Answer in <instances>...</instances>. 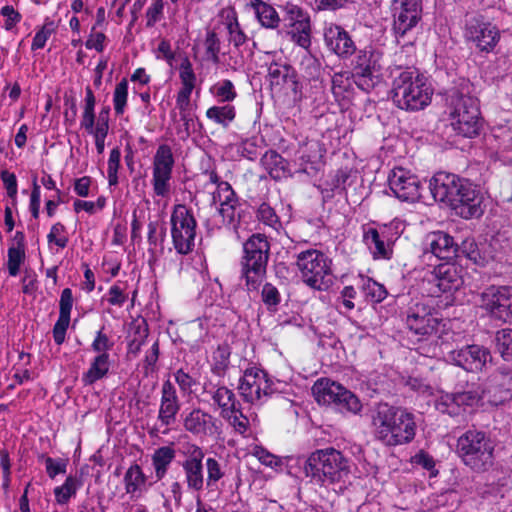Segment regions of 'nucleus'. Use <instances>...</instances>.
Segmentation results:
<instances>
[{"instance_id":"f257e3e1","label":"nucleus","mask_w":512,"mask_h":512,"mask_svg":"<svg viewBox=\"0 0 512 512\" xmlns=\"http://www.w3.org/2000/svg\"><path fill=\"white\" fill-rule=\"evenodd\" d=\"M435 201L444 203L464 219L483 214V195L477 185L454 173L437 172L429 181Z\"/></svg>"},{"instance_id":"f03ea898","label":"nucleus","mask_w":512,"mask_h":512,"mask_svg":"<svg viewBox=\"0 0 512 512\" xmlns=\"http://www.w3.org/2000/svg\"><path fill=\"white\" fill-rule=\"evenodd\" d=\"M371 425L374 438L387 447L411 443L417 429L413 413L387 403L377 406Z\"/></svg>"},{"instance_id":"7ed1b4c3","label":"nucleus","mask_w":512,"mask_h":512,"mask_svg":"<svg viewBox=\"0 0 512 512\" xmlns=\"http://www.w3.org/2000/svg\"><path fill=\"white\" fill-rule=\"evenodd\" d=\"M349 462V459L335 448L318 449L307 457L303 472L311 483L322 487L344 484L350 474Z\"/></svg>"},{"instance_id":"20e7f679","label":"nucleus","mask_w":512,"mask_h":512,"mask_svg":"<svg viewBox=\"0 0 512 512\" xmlns=\"http://www.w3.org/2000/svg\"><path fill=\"white\" fill-rule=\"evenodd\" d=\"M433 89L415 68L401 71L392 82L393 103L406 111H419L431 103Z\"/></svg>"},{"instance_id":"39448f33","label":"nucleus","mask_w":512,"mask_h":512,"mask_svg":"<svg viewBox=\"0 0 512 512\" xmlns=\"http://www.w3.org/2000/svg\"><path fill=\"white\" fill-rule=\"evenodd\" d=\"M270 256V243L264 234H252L243 243L240 258V278L245 281L248 292L258 291L262 285Z\"/></svg>"},{"instance_id":"423d86ee","label":"nucleus","mask_w":512,"mask_h":512,"mask_svg":"<svg viewBox=\"0 0 512 512\" xmlns=\"http://www.w3.org/2000/svg\"><path fill=\"white\" fill-rule=\"evenodd\" d=\"M456 451L464 465L485 472L494 464L495 442L484 431L469 429L457 439Z\"/></svg>"},{"instance_id":"0eeeda50","label":"nucleus","mask_w":512,"mask_h":512,"mask_svg":"<svg viewBox=\"0 0 512 512\" xmlns=\"http://www.w3.org/2000/svg\"><path fill=\"white\" fill-rule=\"evenodd\" d=\"M297 267L309 287L322 291L332 284L331 260L320 250L308 249L297 255Z\"/></svg>"},{"instance_id":"6e6552de","label":"nucleus","mask_w":512,"mask_h":512,"mask_svg":"<svg viewBox=\"0 0 512 512\" xmlns=\"http://www.w3.org/2000/svg\"><path fill=\"white\" fill-rule=\"evenodd\" d=\"M196 229L193 211L184 204L174 205L170 215V234L177 254L185 256L193 252Z\"/></svg>"},{"instance_id":"1a4fd4ad","label":"nucleus","mask_w":512,"mask_h":512,"mask_svg":"<svg viewBox=\"0 0 512 512\" xmlns=\"http://www.w3.org/2000/svg\"><path fill=\"white\" fill-rule=\"evenodd\" d=\"M403 316L405 327L419 340L436 334L442 323L438 311L428 300L411 301Z\"/></svg>"},{"instance_id":"9d476101","label":"nucleus","mask_w":512,"mask_h":512,"mask_svg":"<svg viewBox=\"0 0 512 512\" xmlns=\"http://www.w3.org/2000/svg\"><path fill=\"white\" fill-rule=\"evenodd\" d=\"M312 392L319 404L333 405L342 413L357 414L362 409V404L354 393L329 379L317 380L312 387Z\"/></svg>"},{"instance_id":"9b49d317","label":"nucleus","mask_w":512,"mask_h":512,"mask_svg":"<svg viewBox=\"0 0 512 512\" xmlns=\"http://www.w3.org/2000/svg\"><path fill=\"white\" fill-rule=\"evenodd\" d=\"M390 10L392 16L391 31L399 42L411 34L421 22L423 4L422 0H392Z\"/></svg>"},{"instance_id":"f8f14e48","label":"nucleus","mask_w":512,"mask_h":512,"mask_svg":"<svg viewBox=\"0 0 512 512\" xmlns=\"http://www.w3.org/2000/svg\"><path fill=\"white\" fill-rule=\"evenodd\" d=\"M383 53L372 47L359 50L354 64V82L363 91H371L379 82Z\"/></svg>"},{"instance_id":"ddd939ff","label":"nucleus","mask_w":512,"mask_h":512,"mask_svg":"<svg viewBox=\"0 0 512 512\" xmlns=\"http://www.w3.org/2000/svg\"><path fill=\"white\" fill-rule=\"evenodd\" d=\"M363 242L369 249L374 260H390L393 247L399 237L396 227L390 225H364Z\"/></svg>"},{"instance_id":"4468645a","label":"nucleus","mask_w":512,"mask_h":512,"mask_svg":"<svg viewBox=\"0 0 512 512\" xmlns=\"http://www.w3.org/2000/svg\"><path fill=\"white\" fill-rule=\"evenodd\" d=\"M479 306L493 319L512 320V287L491 285L480 294Z\"/></svg>"},{"instance_id":"2eb2a0df","label":"nucleus","mask_w":512,"mask_h":512,"mask_svg":"<svg viewBox=\"0 0 512 512\" xmlns=\"http://www.w3.org/2000/svg\"><path fill=\"white\" fill-rule=\"evenodd\" d=\"M174 164L171 147L167 144L159 145L152 162L151 184L156 196L166 198L170 195Z\"/></svg>"},{"instance_id":"dca6fc26","label":"nucleus","mask_w":512,"mask_h":512,"mask_svg":"<svg viewBox=\"0 0 512 512\" xmlns=\"http://www.w3.org/2000/svg\"><path fill=\"white\" fill-rule=\"evenodd\" d=\"M464 35L468 42L485 53L493 51L500 40L498 27L482 15L467 20Z\"/></svg>"},{"instance_id":"f3484780","label":"nucleus","mask_w":512,"mask_h":512,"mask_svg":"<svg viewBox=\"0 0 512 512\" xmlns=\"http://www.w3.org/2000/svg\"><path fill=\"white\" fill-rule=\"evenodd\" d=\"M238 391L245 402L259 403L272 394V382L264 370L249 367L244 370L239 380Z\"/></svg>"},{"instance_id":"a211bd4d","label":"nucleus","mask_w":512,"mask_h":512,"mask_svg":"<svg viewBox=\"0 0 512 512\" xmlns=\"http://www.w3.org/2000/svg\"><path fill=\"white\" fill-rule=\"evenodd\" d=\"M440 351L447 353L448 359L456 366L468 372H479L491 359L490 351L480 345L472 344L463 346L460 349L447 350L448 346L441 342Z\"/></svg>"},{"instance_id":"6ab92c4d","label":"nucleus","mask_w":512,"mask_h":512,"mask_svg":"<svg viewBox=\"0 0 512 512\" xmlns=\"http://www.w3.org/2000/svg\"><path fill=\"white\" fill-rule=\"evenodd\" d=\"M185 459L181 467L185 476L187 488L193 491H201L205 484L203 460L205 453L196 444H188L184 451Z\"/></svg>"},{"instance_id":"aec40b11","label":"nucleus","mask_w":512,"mask_h":512,"mask_svg":"<svg viewBox=\"0 0 512 512\" xmlns=\"http://www.w3.org/2000/svg\"><path fill=\"white\" fill-rule=\"evenodd\" d=\"M388 184L401 201L415 202L420 198V180L411 171L396 167L389 173Z\"/></svg>"},{"instance_id":"412c9836","label":"nucleus","mask_w":512,"mask_h":512,"mask_svg":"<svg viewBox=\"0 0 512 512\" xmlns=\"http://www.w3.org/2000/svg\"><path fill=\"white\" fill-rule=\"evenodd\" d=\"M181 417L184 430L195 437H210L218 430L217 419L200 407L186 409Z\"/></svg>"},{"instance_id":"4be33fe9","label":"nucleus","mask_w":512,"mask_h":512,"mask_svg":"<svg viewBox=\"0 0 512 512\" xmlns=\"http://www.w3.org/2000/svg\"><path fill=\"white\" fill-rule=\"evenodd\" d=\"M268 79L272 88L290 90L295 99L302 96V86L296 70L286 62L273 61L268 66Z\"/></svg>"},{"instance_id":"5701e85b","label":"nucleus","mask_w":512,"mask_h":512,"mask_svg":"<svg viewBox=\"0 0 512 512\" xmlns=\"http://www.w3.org/2000/svg\"><path fill=\"white\" fill-rule=\"evenodd\" d=\"M482 398L478 390H467L457 393H445L440 395L435 401V408L444 414L458 416L466 410L467 407H473Z\"/></svg>"},{"instance_id":"b1692460","label":"nucleus","mask_w":512,"mask_h":512,"mask_svg":"<svg viewBox=\"0 0 512 512\" xmlns=\"http://www.w3.org/2000/svg\"><path fill=\"white\" fill-rule=\"evenodd\" d=\"M324 43L327 49L342 59H347L356 52V45L350 34L335 23L325 24Z\"/></svg>"},{"instance_id":"393cba45","label":"nucleus","mask_w":512,"mask_h":512,"mask_svg":"<svg viewBox=\"0 0 512 512\" xmlns=\"http://www.w3.org/2000/svg\"><path fill=\"white\" fill-rule=\"evenodd\" d=\"M181 402L174 384L170 380L161 386V398L157 419L162 426L170 427L176 422Z\"/></svg>"},{"instance_id":"a878e982","label":"nucleus","mask_w":512,"mask_h":512,"mask_svg":"<svg viewBox=\"0 0 512 512\" xmlns=\"http://www.w3.org/2000/svg\"><path fill=\"white\" fill-rule=\"evenodd\" d=\"M456 244L449 234L443 231L429 233L424 242V253H431L441 260H448L456 255Z\"/></svg>"},{"instance_id":"bb28decb","label":"nucleus","mask_w":512,"mask_h":512,"mask_svg":"<svg viewBox=\"0 0 512 512\" xmlns=\"http://www.w3.org/2000/svg\"><path fill=\"white\" fill-rule=\"evenodd\" d=\"M472 85L467 80H462L458 87L450 90L447 98V110L449 115L466 114L468 104L478 106L477 99L471 95Z\"/></svg>"},{"instance_id":"cd10ccee","label":"nucleus","mask_w":512,"mask_h":512,"mask_svg":"<svg viewBox=\"0 0 512 512\" xmlns=\"http://www.w3.org/2000/svg\"><path fill=\"white\" fill-rule=\"evenodd\" d=\"M466 114L449 115L450 124L453 130L463 137L473 138L480 131V111L479 106H469Z\"/></svg>"},{"instance_id":"c85d7f7f","label":"nucleus","mask_w":512,"mask_h":512,"mask_svg":"<svg viewBox=\"0 0 512 512\" xmlns=\"http://www.w3.org/2000/svg\"><path fill=\"white\" fill-rule=\"evenodd\" d=\"M432 282L441 293L456 291L463 284L457 266L449 263L441 264L434 269Z\"/></svg>"},{"instance_id":"c756f323","label":"nucleus","mask_w":512,"mask_h":512,"mask_svg":"<svg viewBox=\"0 0 512 512\" xmlns=\"http://www.w3.org/2000/svg\"><path fill=\"white\" fill-rule=\"evenodd\" d=\"M263 169L276 181L292 177L289 162L275 150H268L260 159Z\"/></svg>"},{"instance_id":"7c9ffc66","label":"nucleus","mask_w":512,"mask_h":512,"mask_svg":"<svg viewBox=\"0 0 512 512\" xmlns=\"http://www.w3.org/2000/svg\"><path fill=\"white\" fill-rule=\"evenodd\" d=\"M205 467L207 473L205 484L209 490L219 489L220 484L224 485L225 480L231 475V469L227 464L215 457L206 458Z\"/></svg>"},{"instance_id":"2f4dec72","label":"nucleus","mask_w":512,"mask_h":512,"mask_svg":"<svg viewBox=\"0 0 512 512\" xmlns=\"http://www.w3.org/2000/svg\"><path fill=\"white\" fill-rule=\"evenodd\" d=\"M247 6L253 9L260 25L267 29H275L280 24V17L276 9L263 0H248Z\"/></svg>"},{"instance_id":"473e14b6","label":"nucleus","mask_w":512,"mask_h":512,"mask_svg":"<svg viewBox=\"0 0 512 512\" xmlns=\"http://www.w3.org/2000/svg\"><path fill=\"white\" fill-rule=\"evenodd\" d=\"M111 366L110 354L96 355L90 362L89 368L83 373L81 381L84 386H91L103 379L109 373Z\"/></svg>"},{"instance_id":"72a5a7b5","label":"nucleus","mask_w":512,"mask_h":512,"mask_svg":"<svg viewBox=\"0 0 512 512\" xmlns=\"http://www.w3.org/2000/svg\"><path fill=\"white\" fill-rule=\"evenodd\" d=\"M224 25L228 33V42L237 51H241V48L249 41V37L242 29L234 9L228 11L224 16Z\"/></svg>"},{"instance_id":"f704fd0d","label":"nucleus","mask_w":512,"mask_h":512,"mask_svg":"<svg viewBox=\"0 0 512 512\" xmlns=\"http://www.w3.org/2000/svg\"><path fill=\"white\" fill-rule=\"evenodd\" d=\"M124 487L126 494L131 498H139L146 484L147 476L138 464H132L124 474Z\"/></svg>"},{"instance_id":"c9c22d12","label":"nucleus","mask_w":512,"mask_h":512,"mask_svg":"<svg viewBox=\"0 0 512 512\" xmlns=\"http://www.w3.org/2000/svg\"><path fill=\"white\" fill-rule=\"evenodd\" d=\"M211 397L221 410L220 414L223 418L239 411L240 402L236 399L234 392L226 386H218L211 392Z\"/></svg>"},{"instance_id":"e433bc0d","label":"nucleus","mask_w":512,"mask_h":512,"mask_svg":"<svg viewBox=\"0 0 512 512\" xmlns=\"http://www.w3.org/2000/svg\"><path fill=\"white\" fill-rule=\"evenodd\" d=\"M176 457V451L171 445L161 446L152 454L151 460L156 479L162 480Z\"/></svg>"},{"instance_id":"4c0bfd02","label":"nucleus","mask_w":512,"mask_h":512,"mask_svg":"<svg viewBox=\"0 0 512 512\" xmlns=\"http://www.w3.org/2000/svg\"><path fill=\"white\" fill-rule=\"evenodd\" d=\"M95 104L96 98L90 86L85 88L84 107L81 117L80 126L88 134L95 132L97 129V121H95Z\"/></svg>"},{"instance_id":"58836bf2","label":"nucleus","mask_w":512,"mask_h":512,"mask_svg":"<svg viewBox=\"0 0 512 512\" xmlns=\"http://www.w3.org/2000/svg\"><path fill=\"white\" fill-rule=\"evenodd\" d=\"M353 82L349 72H336L331 79V91L336 101L349 99L352 95Z\"/></svg>"},{"instance_id":"ea45409f","label":"nucleus","mask_w":512,"mask_h":512,"mask_svg":"<svg viewBox=\"0 0 512 512\" xmlns=\"http://www.w3.org/2000/svg\"><path fill=\"white\" fill-rule=\"evenodd\" d=\"M206 117L213 123L228 128L236 118V108L231 104L214 105L206 110Z\"/></svg>"},{"instance_id":"a19ab883","label":"nucleus","mask_w":512,"mask_h":512,"mask_svg":"<svg viewBox=\"0 0 512 512\" xmlns=\"http://www.w3.org/2000/svg\"><path fill=\"white\" fill-rule=\"evenodd\" d=\"M284 20L292 29L311 25L309 13L297 4L287 2L282 6Z\"/></svg>"},{"instance_id":"79ce46f5","label":"nucleus","mask_w":512,"mask_h":512,"mask_svg":"<svg viewBox=\"0 0 512 512\" xmlns=\"http://www.w3.org/2000/svg\"><path fill=\"white\" fill-rule=\"evenodd\" d=\"M361 292L365 299L371 303H380L387 297V290L384 285L369 277H360Z\"/></svg>"},{"instance_id":"37998d69","label":"nucleus","mask_w":512,"mask_h":512,"mask_svg":"<svg viewBox=\"0 0 512 512\" xmlns=\"http://www.w3.org/2000/svg\"><path fill=\"white\" fill-rule=\"evenodd\" d=\"M209 91L219 103L230 104L238 96L234 83L229 79L217 81L210 87Z\"/></svg>"},{"instance_id":"c03bdc74","label":"nucleus","mask_w":512,"mask_h":512,"mask_svg":"<svg viewBox=\"0 0 512 512\" xmlns=\"http://www.w3.org/2000/svg\"><path fill=\"white\" fill-rule=\"evenodd\" d=\"M82 486L81 480L75 476H68L65 482L54 488L55 500L60 505H65L74 497L78 489Z\"/></svg>"},{"instance_id":"a18cd8bd","label":"nucleus","mask_w":512,"mask_h":512,"mask_svg":"<svg viewBox=\"0 0 512 512\" xmlns=\"http://www.w3.org/2000/svg\"><path fill=\"white\" fill-rule=\"evenodd\" d=\"M57 29L58 24L50 17H46L43 25L36 29L31 44V50L37 51L43 49L51 35L57 32Z\"/></svg>"},{"instance_id":"49530a36","label":"nucleus","mask_w":512,"mask_h":512,"mask_svg":"<svg viewBox=\"0 0 512 512\" xmlns=\"http://www.w3.org/2000/svg\"><path fill=\"white\" fill-rule=\"evenodd\" d=\"M231 348L227 343L218 345L212 354V372L224 376L230 364Z\"/></svg>"},{"instance_id":"de8ad7c7","label":"nucleus","mask_w":512,"mask_h":512,"mask_svg":"<svg viewBox=\"0 0 512 512\" xmlns=\"http://www.w3.org/2000/svg\"><path fill=\"white\" fill-rule=\"evenodd\" d=\"M179 78L181 81L180 90L193 91L197 77L193 69V65L188 57H184L179 66Z\"/></svg>"},{"instance_id":"09e8293b","label":"nucleus","mask_w":512,"mask_h":512,"mask_svg":"<svg viewBox=\"0 0 512 512\" xmlns=\"http://www.w3.org/2000/svg\"><path fill=\"white\" fill-rule=\"evenodd\" d=\"M300 70L303 72L307 79L316 80L321 75V62L309 51H306L301 58Z\"/></svg>"},{"instance_id":"8fccbe9b","label":"nucleus","mask_w":512,"mask_h":512,"mask_svg":"<svg viewBox=\"0 0 512 512\" xmlns=\"http://www.w3.org/2000/svg\"><path fill=\"white\" fill-rule=\"evenodd\" d=\"M497 351L506 361L512 360V329H502L496 333Z\"/></svg>"},{"instance_id":"3c124183","label":"nucleus","mask_w":512,"mask_h":512,"mask_svg":"<svg viewBox=\"0 0 512 512\" xmlns=\"http://www.w3.org/2000/svg\"><path fill=\"white\" fill-rule=\"evenodd\" d=\"M7 257L8 273L10 276L16 277L19 274L20 268L26 259L25 249L10 246L8 248Z\"/></svg>"},{"instance_id":"603ef678","label":"nucleus","mask_w":512,"mask_h":512,"mask_svg":"<svg viewBox=\"0 0 512 512\" xmlns=\"http://www.w3.org/2000/svg\"><path fill=\"white\" fill-rule=\"evenodd\" d=\"M148 327L145 322L138 324L135 327V332L133 338L128 342L127 352L130 355L137 356L142 346L145 344L146 339L148 337Z\"/></svg>"},{"instance_id":"864d4df0","label":"nucleus","mask_w":512,"mask_h":512,"mask_svg":"<svg viewBox=\"0 0 512 512\" xmlns=\"http://www.w3.org/2000/svg\"><path fill=\"white\" fill-rule=\"evenodd\" d=\"M128 99V80L123 78L115 87L113 92V106L116 115L120 116L125 112Z\"/></svg>"},{"instance_id":"5fc2aeb1","label":"nucleus","mask_w":512,"mask_h":512,"mask_svg":"<svg viewBox=\"0 0 512 512\" xmlns=\"http://www.w3.org/2000/svg\"><path fill=\"white\" fill-rule=\"evenodd\" d=\"M212 200L213 204L219 203V206L221 204L239 205L238 197L228 182L219 184V190L213 192Z\"/></svg>"},{"instance_id":"6e6d98bb","label":"nucleus","mask_w":512,"mask_h":512,"mask_svg":"<svg viewBox=\"0 0 512 512\" xmlns=\"http://www.w3.org/2000/svg\"><path fill=\"white\" fill-rule=\"evenodd\" d=\"M205 53L208 60L214 64L220 62L221 42L215 31H208L204 40Z\"/></svg>"},{"instance_id":"4d7b16f0","label":"nucleus","mask_w":512,"mask_h":512,"mask_svg":"<svg viewBox=\"0 0 512 512\" xmlns=\"http://www.w3.org/2000/svg\"><path fill=\"white\" fill-rule=\"evenodd\" d=\"M261 299L269 311L275 312L281 302V294L273 284L265 283L261 290Z\"/></svg>"},{"instance_id":"13d9d810","label":"nucleus","mask_w":512,"mask_h":512,"mask_svg":"<svg viewBox=\"0 0 512 512\" xmlns=\"http://www.w3.org/2000/svg\"><path fill=\"white\" fill-rule=\"evenodd\" d=\"M113 346L114 342L104 332V328H101L96 332L90 347L93 352L97 353L98 355H102L109 354V351L112 350Z\"/></svg>"},{"instance_id":"bf43d9fd","label":"nucleus","mask_w":512,"mask_h":512,"mask_svg":"<svg viewBox=\"0 0 512 512\" xmlns=\"http://www.w3.org/2000/svg\"><path fill=\"white\" fill-rule=\"evenodd\" d=\"M47 241L49 244L53 243L61 249L65 248L69 241L65 226L60 222L53 224L47 235Z\"/></svg>"},{"instance_id":"052dcab7","label":"nucleus","mask_w":512,"mask_h":512,"mask_svg":"<svg viewBox=\"0 0 512 512\" xmlns=\"http://www.w3.org/2000/svg\"><path fill=\"white\" fill-rule=\"evenodd\" d=\"M166 236V228L157 221H151L148 224V243L151 246H163Z\"/></svg>"},{"instance_id":"680f3d73","label":"nucleus","mask_w":512,"mask_h":512,"mask_svg":"<svg viewBox=\"0 0 512 512\" xmlns=\"http://www.w3.org/2000/svg\"><path fill=\"white\" fill-rule=\"evenodd\" d=\"M238 206L239 205L221 204V206L217 208L224 225L236 227L239 219Z\"/></svg>"},{"instance_id":"e2e57ef3","label":"nucleus","mask_w":512,"mask_h":512,"mask_svg":"<svg viewBox=\"0 0 512 512\" xmlns=\"http://www.w3.org/2000/svg\"><path fill=\"white\" fill-rule=\"evenodd\" d=\"M412 463L418 466H421L423 469L430 472V476H436L438 471L435 469V460L434 458L428 454L427 452L421 450L416 453L412 459Z\"/></svg>"},{"instance_id":"0e129e2a","label":"nucleus","mask_w":512,"mask_h":512,"mask_svg":"<svg viewBox=\"0 0 512 512\" xmlns=\"http://www.w3.org/2000/svg\"><path fill=\"white\" fill-rule=\"evenodd\" d=\"M291 38L297 45L308 51L311 45V25L292 29Z\"/></svg>"},{"instance_id":"69168bd1","label":"nucleus","mask_w":512,"mask_h":512,"mask_svg":"<svg viewBox=\"0 0 512 512\" xmlns=\"http://www.w3.org/2000/svg\"><path fill=\"white\" fill-rule=\"evenodd\" d=\"M173 375L180 391L183 394H190L192 392V387L196 385V380L183 369L176 370Z\"/></svg>"},{"instance_id":"338daca9","label":"nucleus","mask_w":512,"mask_h":512,"mask_svg":"<svg viewBox=\"0 0 512 512\" xmlns=\"http://www.w3.org/2000/svg\"><path fill=\"white\" fill-rule=\"evenodd\" d=\"M45 467L47 475L54 479L59 474H65L67 469V461L61 458L54 459L47 456L45 458Z\"/></svg>"},{"instance_id":"774afa93","label":"nucleus","mask_w":512,"mask_h":512,"mask_svg":"<svg viewBox=\"0 0 512 512\" xmlns=\"http://www.w3.org/2000/svg\"><path fill=\"white\" fill-rule=\"evenodd\" d=\"M0 14L5 18L3 27L6 31H11L22 19L21 14L10 5L2 7Z\"/></svg>"}]
</instances>
